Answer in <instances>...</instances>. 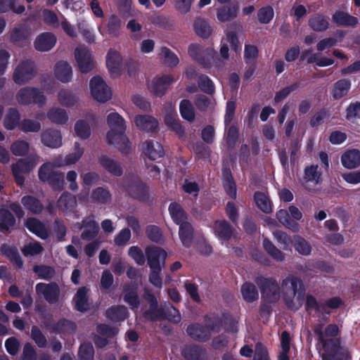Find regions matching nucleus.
<instances>
[{
	"mask_svg": "<svg viewBox=\"0 0 360 360\" xmlns=\"http://www.w3.org/2000/svg\"><path fill=\"white\" fill-rule=\"evenodd\" d=\"M56 37L51 32H43L34 41L36 50L41 52L50 51L56 44Z\"/></svg>",
	"mask_w": 360,
	"mask_h": 360,
	"instance_id": "nucleus-20",
	"label": "nucleus"
},
{
	"mask_svg": "<svg viewBox=\"0 0 360 360\" xmlns=\"http://www.w3.org/2000/svg\"><path fill=\"white\" fill-rule=\"evenodd\" d=\"M47 117L52 122L59 124H65L68 120L65 110L59 108H53L47 112Z\"/></svg>",
	"mask_w": 360,
	"mask_h": 360,
	"instance_id": "nucleus-50",
	"label": "nucleus"
},
{
	"mask_svg": "<svg viewBox=\"0 0 360 360\" xmlns=\"http://www.w3.org/2000/svg\"><path fill=\"white\" fill-rule=\"evenodd\" d=\"M125 191L132 198L146 202L149 200V186L137 175L129 176L125 183Z\"/></svg>",
	"mask_w": 360,
	"mask_h": 360,
	"instance_id": "nucleus-6",
	"label": "nucleus"
},
{
	"mask_svg": "<svg viewBox=\"0 0 360 360\" xmlns=\"http://www.w3.org/2000/svg\"><path fill=\"white\" fill-rule=\"evenodd\" d=\"M128 314V309L124 305L112 306L105 312L106 317L115 322L124 321L127 318Z\"/></svg>",
	"mask_w": 360,
	"mask_h": 360,
	"instance_id": "nucleus-36",
	"label": "nucleus"
},
{
	"mask_svg": "<svg viewBox=\"0 0 360 360\" xmlns=\"http://www.w3.org/2000/svg\"><path fill=\"white\" fill-rule=\"evenodd\" d=\"M41 143L49 148H57L62 145V135L59 130L48 129L41 134Z\"/></svg>",
	"mask_w": 360,
	"mask_h": 360,
	"instance_id": "nucleus-23",
	"label": "nucleus"
},
{
	"mask_svg": "<svg viewBox=\"0 0 360 360\" xmlns=\"http://www.w3.org/2000/svg\"><path fill=\"white\" fill-rule=\"evenodd\" d=\"M187 335L193 340L199 342H206L211 338V333L205 325L199 323L189 324L186 329Z\"/></svg>",
	"mask_w": 360,
	"mask_h": 360,
	"instance_id": "nucleus-15",
	"label": "nucleus"
},
{
	"mask_svg": "<svg viewBox=\"0 0 360 360\" xmlns=\"http://www.w3.org/2000/svg\"><path fill=\"white\" fill-rule=\"evenodd\" d=\"M21 203L25 209L35 214H40L44 210L41 202L33 195H26L23 196L21 198Z\"/></svg>",
	"mask_w": 360,
	"mask_h": 360,
	"instance_id": "nucleus-37",
	"label": "nucleus"
},
{
	"mask_svg": "<svg viewBox=\"0 0 360 360\" xmlns=\"http://www.w3.org/2000/svg\"><path fill=\"white\" fill-rule=\"evenodd\" d=\"M240 292L243 300L248 303H252L259 298L257 287L250 281H245L242 284Z\"/></svg>",
	"mask_w": 360,
	"mask_h": 360,
	"instance_id": "nucleus-38",
	"label": "nucleus"
},
{
	"mask_svg": "<svg viewBox=\"0 0 360 360\" xmlns=\"http://www.w3.org/2000/svg\"><path fill=\"white\" fill-rule=\"evenodd\" d=\"M30 338L39 348H45L47 345V339L37 326H32Z\"/></svg>",
	"mask_w": 360,
	"mask_h": 360,
	"instance_id": "nucleus-61",
	"label": "nucleus"
},
{
	"mask_svg": "<svg viewBox=\"0 0 360 360\" xmlns=\"http://www.w3.org/2000/svg\"><path fill=\"white\" fill-rule=\"evenodd\" d=\"M254 199L257 207L266 214L271 212V202L269 197L263 192L256 191L254 194Z\"/></svg>",
	"mask_w": 360,
	"mask_h": 360,
	"instance_id": "nucleus-48",
	"label": "nucleus"
},
{
	"mask_svg": "<svg viewBox=\"0 0 360 360\" xmlns=\"http://www.w3.org/2000/svg\"><path fill=\"white\" fill-rule=\"evenodd\" d=\"M106 65L110 74L120 75L122 66V57L120 53L110 49L106 55Z\"/></svg>",
	"mask_w": 360,
	"mask_h": 360,
	"instance_id": "nucleus-19",
	"label": "nucleus"
},
{
	"mask_svg": "<svg viewBox=\"0 0 360 360\" xmlns=\"http://www.w3.org/2000/svg\"><path fill=\"white\" fill-rule=\"evenodd\" d=\"M181 354L186 360H207V349L202 345L193 342L185 345Z\"/></svg>",
	"mask_w": 360,
	"mask_h": 360,
	"instance_id": "nucleus-14",
	"label": "nucleus"
},
{
	"mask_svg": "<svg viewBox=\"0 0 360 360\" xmlns=\"http://www.w3.org/2000/svg\"><path fill=\"white\" fill-rule=\"evenodd\" d=\"M314 333L318 342L316 346L322 347L323 360H348L349 352L341 347L340 338H323L321 326L314 327Z\"/></svg>",
	"mask_w": 360,
	"mask_h": 360,
	"instance_id": "nucleus-3",
	"label": "nucleus"
},
{
	"mask_svg": "<svg viewBox=\"0 0 360 360\" xmlns=\"http://www.w3.org/2000/svg\"><path fill=\"white\" fill-rule=\"evenodd\" d=\"M25 227L32 233L41 239L45 240L49 233L46 226L39 219L36 218H29L25 223Z\"/></svg>",
	"mask_w": 360,
	"mask_h": 360,
	"instance_id": "nucleus-28",
	"label": "nucleus"
},
{
	"mask_svg": "<svg viewBox=\"0 0 360 360\" xmlns=\"http://www.w3.org/2000/svg\"><path fill=\"white\" fill-rule=\"evenodd\" d=\"M283 288V299L287 308L290 310H297L299 307L295 306V297L301 307L304 299L306 288L302 279L293 275H288L281 282Z\"/></svg>",
	"mask_w": 360,
	"mask_h": 360,
	"instance_id": "nucleus-2",
	"label": "nucleus"
},
{
	"mask_svg": "<svg viewBox=\"0 0 360 360\" xmlns=\"http://www.w3.org/2000/svg\"><path fill=\"white\" fill-rule=\"evenodd\" d=\"M122 297L131 309H138L140 306L138 285L135 283H125L122 288Z\"/></svg>",
	"mask_w": 360,
	"mask_h": 360,
	"instance_id": "nucleus-16",
	"label": "nucleus"
},
{
	"mask_svg": "<svg viewBox=\"0 0 360 360\" xmlns=\"http://www.w3.org/2000/svg\"><path fill=\"white\" fill-rule=\"evenodd\" d=\"M273 234L283 250H288L290 249V246L292 245L293 240L289 235L280 230H276Z\"/></svg>",
	"mask_w": 360,
	"mask_h": 360,
	"instance_id": "nucleus-62",
	"label": "nucleus"
},
{
	"mask_svg": "<svg viewBox=\"0 0 360 360\" xmlns=\"http://www.w3.org/2000/svg\"><path fill=\"white\" fill-rule=\"evenodd\" d=\"M92 97L100 103H105L112 97L111 90L100 76L93 77L89 82Z\"/></svg>",
	"mask_w": 360,
	"mask_h": 360,
	"instance_id": "nucleus-10",
	"label": "nucleus"
},
{
	"mask_svg": "<svg viewBox=\"0 0 360 360\" xmlns=\"http://www.w3.org/2000/svg\"><path fill=\"white\" fill-rule=\"evenodd\" d=\"M98 163L112 176L119 177L123 174V168L121 163L107 155H101L98 158Z\"/></svg>",
	"mask_w": 360,
	"mask_h": 360,
	"instance_id": "nucleus-18",
	"label": "nucleus"
},
{
	"mask_svg": "<svg viewBox=\"0 0 360 360\" xmlns=\"http://www.w3.org/2000/svg\"><path fill=\"white\" fill-rule=\"evenodd\" d=\"M276 217L285 227L290 229L293 232L299 231V224L293 219H291L289 212L286 210L281 209L278 210L276 214Z\"/></svg>",
	"mask_w": 360,
	"mask_h": 360,
	"instance_id": "nucleus-44",
	"label": "nucleus"
},
{
	"mask_svg": "<svg viewBox=\"0 0 360 360\" xmlns=\"http://www.w3.org/2000/svg\"><path fill=\"white\" fill-rule=\"evenodd\" d=\"M89 289L86 287L79 288L73 297L75 309L79 312H85L89 309L87 297Z\"/></svg>",
	"mask_w": 360,
	"mask_h": 360,
	"instance_id": "nucleus-33",
	"label": "nucleus"
},
{
	"mask_svg": "<svg viewBox=\"0 0 360 360\" xmlns=\"http://www.w3.org/2000/svg\"><path fill=\"white\" fill-rule=\"evenodd\" d=\"M9 11L22 14L25 11V7L24 5L15 6V0H0V13H6Z\"/></svg>",
	"mask_w": 360,
	"mask_h": 360,
	"instance_id": "nucleus-57",
	"label": "nucleus"
},
{
	"mask_svg": "<svg viewBox=\"0 0 360 360\" xmlns=\"http://www.w3.org/2000/svg\"><path fill=\"white\" fill-rule=\"evenodd\" d=\"M37 165L35 157L19 159L11 165L12 174L15 182L18 186H22L25 183L24 174H28Z\"/></svg>",
	"mask_w": 360,
	"mask_h": 360,
	"instance_id": "nucleus-9",
	"label": "nucleus"
},
{
	"mask_svg": "<svg viewBox=\"0 0 360 360\" xmlns=\"http://www.w3.org/2000/svg\"><path fill=\"white\" fill-rule=\"evenodd\" d=\"M309 26L315 32H324L328 28L329 22L324 15L316 13L309 19Z\"/></svg>",
	"mask_w": 360,
	"mask_h": 360,
	"instance_id": "nucleus-39",
	"label": "nucleus"
},
{
	"mask_svg": "<svg viewBox=\"0 0 360 360\" xmlns=\"http://www.w3.org/2000/svg\"><path fill=\"white\" fill-rule=\"evenodd\" d=\"M351 87V82L347 79L337 81L333 86L331 94L334 99L339 100L345 96Z\"/></svg>",
	"mask_w": 360,
	"mask_h": 360,
	"instance_id": "nucleus-40",
	"label": "nucleus"
},
{
	"mask_svg": "<svg viewBox=\"0 0 360 360\" xmlns=\"http://www.w3.org/2000/svg\"><path fill=\"white\" fill-rule=\"evenodd\" d=\"M168 211L175 224L180 226L188 221V214L179 203L176 202H171L169 205Z\"/></svg>",
	"mask_w": 360,
	"mask_h": 360,
	"instance_id": "nucleus-26",
	"label": "nucleus"
},
{
	"mask_svg": "<svg viewBox=\"0 0 360 360\" xmlns=\"http://www.w3.org/2000/svg\"><path fill=\"white\" fill-rule=\"evenodd\" d=\"M32 271L39 278L46 281L51 280L56 275L55 269L46 264H35L32 267Z\"/></svg>",
	"mask_w": 360,
	"mask_h": 360,
	"instance_id": "nucleus-46",
	"label": "nucleus"
},
{
	"mask_svg": "<svg viewBox=\"0 0 360 360\" xmlns=\"http://www.w3.org/2000/svg\"><path fill=\"white\" fill-rule=\"evenodd\" d=\"M262 246L264 251L276 262H282L285 260V254L269 238H264Z\"/></svg>",
	"mask_w": 360,
	"mask_h": 360,
	"instance_id": "nucleus-42",
	"label": "nucleus"
},
{
	"mask_svg": "<svg viewBox=\"0 0 360 360\" xmlns=\"http://www.w3.org/2000/svg\"><path fill=\"white\" fill-rule=\"evenodd\" d=\"M293 246L295 251L301 255L307 256L311 254V247L310 244L299 235L293 236Z\"/></svg>",
	"mask_w": 360,
	"mask_h": 360,
	"instance_id": "nucleus-53",
	"label": "nucleus"
},
{
	"mask_svg": "<svg viewBox=\"0 0 360 360\" xmlns=\"http://www.w3.org/2000/svg\"><path fill=\"white\" fill-rule=\"evenodd\" d=\"M144 153L150 160H156L158 158L164 156L165 152L162 145L158 143H154L153 141L149 140L144 143Z\"/></svg>",
	"mask_w": 360,
	"mask_h": 360,
	"instance_id": "nucleus-35",
	"label": "nucleus"
},
{
	"mask_svg": "<svg viewBox=\"0 0 360 360\" xmlns=\"http://www.w3.org/2000/svg\"><path fill=\"white\" fill-rule=\"evenodd\" d=\"M123 25L120 17L116 14H111L106 23L107 33L115 37H117L120 33Z\"/></svg>",
	"mask_w": 360,
	"mask_h": 360,
	"instance_id": "nucleus-41",
	"label": "nucleus"
},
{
	"mask_svg": "<svg viewBox=\"0 0 360 360\" xmlns=\"http://www.w3.org/2000/svg\"><path fill=\"white\" fill-rule=\"evenodd\" d=\"M77 328L75 321L65 318L60 319L51 326V331L58 335L73 334Z\"/></svg>",
	"mask_w": 360,
	"mask_h": 360,
	"instance_id": "nucleus-25",
	"label": "nucleus"
},
{
	"mask_svg": "<svg viewBox=\"0 0 360 360\" xmlns=\"http://www.w3.org/2000/svg\"><path fill=\"white\" fill-rule=\"evenodd\" d=\"M164 321L167 320L173 323H179L181 320V316L179 309L170 302L164 304Z\"/></svg>",
	"mask_w": 360,
	"mask_h": 360,
	"instance_id": "nucleus-52",
	"label": "nucleus"
},
{
	"mask_svg": "<svg viewBox=\"0 0 360 360\" xmlns=\"http://www.w3.org/2000/svg\"><path fill=\"white\" fill-rule=\"evenodd\" d=\"M257 16L259 23L269 24L274 16V8L271 6H262L258 9Z\"/></svg>",
	"mask_w": 360,
	"mask_h": 360,
	"instance_id": "nucleus-59",
	"label": "nucleus"
},
{
	"mask_svg": "<svg viewBox=\"0 0 360 360\" xmlns=\"http://www.w3.org/2000/svg\"><path fill=\"white\" fill-rule=\"evenodd\" d=\"M16 98L18 102L22 105H37L39 108H42L46 101L44 91L33 86L21 88L17 94Z\"/></svg>",
	"mask_w": 360,
	"mask_h": 360,
	"instance_id": "nucleus-7",
	"label": "nucleus"
},
{
	"mask_svg": "<svg viewBox=\"0 0 360 360\" xmlns=\"http://www.w3.org/2000/svg\"><path fill=\"white\" fill-rule=\"evenodd\" d=\"M54 74L56 78L61 82H69L72 76V67L68 62L60 60L56 64Z\"/></svg>",
	"mask_w": 360,
	"mask_h": 360,
	"instance_id": "nucleus-31",
	"label": "nucleus"
},
{
	"mask_svg": "<svg viewBox=\"0 0 360 360\" xmlns=\"http://www.w3.org/2000/svg\"><path fill=\"white\" fill-rule=\"evenodd\" d=\"M193 28L196 34L202 39L209 38L212 33L208 22L201 18H198L194 21Z\"/></svg>",
	"mask_w": 360,
	"mask_h": 360,
	"instance_id": "nucleus-55",
	"label": "nucleus"
},
{
	"mask_svg": "<svg viewBox=\"0 0 360 360\" xmlns=\"http://www.w3.org/2000/svg\"><path fill=\"white\" fill-rule=\"evenodd\" d=\"M38 176L40 181L47 182L54 191H60L64 188L63 173L56 171L53 165L51 162H45L41 165L38 171Z\"/></svg>",
	"mask_w": 360,
	"mask_h": 360,
	"instance_id": "nucleus-5",
	"label": "nucleus"
},
{
	"mask_svg": "<svg viewBox=\"0 0 360 360\" xmlns=\"http://www.w3.org/2000/svg\"><path fill=\"white\" fill-rule=\"evenodd\" d=\"M0 252L2 255L5 256L11 263L15 264L18 269L22 267L24 262L16 247L4 244L1 246Z\"/></svg>",
	"mask_w": 360,
	"mask_h": 360,
	"instance_id": "nucleus-30",
	"label": "nucleus"
},
{
	"mask_svg": "<svg viewBox=\"0 0 360 360\" xmlns=\"http://www.w3.org/2000/svg\"><path fill=\"white\" fill-rule=\"evenodd\" d=\"M35 291L50 304H56L60 300V289L56 282L38 283Z\"/></svg>",
	"mask_w": 360,
	"mask_h": 360,
	"instance_id": "nucleus-11",
	"label": "nucleus"
},
{
	"mask_svg": "<svg viewBox=\"0 0 360 360\" xmlns=\"http://www.w3.org/2000/svg\"><path fill=\"white\" fill-rule=\"evenodd\" d=\"M179 237L185 248H190L193 242L194 228L189 222L179 226Z\"/></svg>",
	"mask_w": 360,
	"mask_h": 360,
	"instance_id": "nucleus-32",
	"label": "nucleus"
},
{
	"mask_svg": "<svg viewBox=\"0 0 360 360\" xmlns=\"http://www.w3.org/2000/svg\"><path fill=\"white\" fill-rule=\"evenodd\" d=\"M181 116L185 120L192 122L195 120V111L191 102L188 99H183L179 103Z\"/></svg>",
	"mask_w": 360,
	"mask_h": 360,
	"instance_id": "nucleus-51",
	"label": "nucleus"
},
{
	"mask_svg": "<svg viewBox=\"0 0 360 360\" xmlns=\"http://www.w3.org/2000/svg\"><path fill=\"white\" fill-rule=\"evenodd\" d=\"M94 349L91 342L82 343L78 349L79 360H94Z\"/></svg>",
	"mask_w": 360,
	"mask_h": 360,
	"instance_id": "nucleus-63",
	"label": "nucleus"
},
{
	"mask_svg": "<svg viewBox=\"0 0 360 360\" xmlns=\"http://www.w3.org/2000/svg\"><path fill=\"white\" fill-rule=\"evenodd\" d=\"M58 204L63 211H72L77 206V200L75 195L70 193L64 192L60 196Z\"/></svg>",
	"mask_w": 360,
	"mask_h": 360,
	"instance_id": "nucleus-49",
	"label": "nucleus"
},
{
	"mask_svg": "<svg viewBox=\"0 0 360 360\" xmlns=\"http://www.w3.org/2000/svg\"><path fill=\"white\" fill-rule=\"evenodd\" d=\"M20 113L15 108H10L4 119V127L8 131L14 130L20 124Z\"/></svg>",
	"mask_w": 360,
	"mask_h": 360,
	"instance_id": "nucleus-34",
	"label": "nucleus"
},
{
	"mask_svg": "<svg viewBox=\"0 0 360 360\" xmlns=\"http://www.w3.org/2000/svg\"><path fill=\"white\" fill-rule=\"evenodd\" d=\"M164 305H158L155 307H148L143 311V317L149 321L156 322L164 321Z\"/></svg>",
	"mask_w": 360,
	"mask_h": 360,
	"instance_id": "nucleus-47",
	"label": "nucleus"
},
{
	"mask_svg": "<svg viewBox=\"0 0 360 360\" xmlns=\"http://www.w3.org/2000/svg\"><path fill=\"white\" fill-rule=\"evenodd\" d=\"M198 86L203 93L208 95H213L215 92L214 82L206 75L200 74L198 76Z\"/></svg>",
	"mask_w": 360,
	"mask_h": 360,
	"instance_id": "nucleus-54",
	"label": "nucleus"
},
{
	"mask_svg": "<svg viewBox=\"0 0 360 360\" xmlns=\"http://www.w3.org/2000/svg\"><path fill=\"white\" fill-rule=\"evenodd\" d=\"M75 132L82 139H87L91 136V129L86 120H79L75 124Z\"/></svg>",
	"mask_w": 360,
	"mask_h": 360,
	"instance_id": "nucleus-60",
	"label": "nucleus"
},
{
	"mask_svg": "<svg viewBox=\"0 0 360 360\" xmlns=\"http://www.w3.org/2000/svg\"><path fill=\"white\" fill-rule=\"evenodd\" d=\"M239 138L238 128L233 124L231 125L226 133L225 141L227 148L232 150L235 148Z\"/></svg>",
	"mask_w": 360,
	"mask_h": 360,
	"instance_id": "nucleus-58",
	"label": "nucleus"
},
{
	"mask_svg": "<svg viewBox=\"0 0 360 360\" xmlns=\"http://www.w3.org/2000/svg\"><path fill=\"white\" fill-rule=\"evenodd\" d=\"M238 11L239 4L238 2L222 6L217 11V20L221 22H230L238 16Z\"/></svg>",
	"mask_w": 360,
	"mask_h": 360,
	"instance_id": "nucleus-21",
	"label": "nucleus"
},
{
	"mask_svg": "<svg viewBox=\"0 0 360 360\" xmlns=\"http://www.w3.org/2000/svg\"><path fill=\"white\" fill-rule=\"evenodd\" d=\"M75 57L82 73H88L94 68V62L91 51L86 47H77L75 51Z\"/></svg>",
	"mask_w": 360,
	"mask_h": 360,
	"instance_id": "nucleus-13",
	"label": "nucleus"
},
{
	"mask_svg": "<svg viewBox=\"0 0 360 360\" xmlns=\"http://www.w3.org/2000/svg\"><path fill=\"white\" fill-rule=\"evenodd\" d=\"M134 122L137 127L148 132L156 131L158 127V120L148 115H138L135 117Z\"/></svg>",
	"mask_w": 360,
	"mask_h": 360,
	"instance_id": "nucleus-29",
	"label": "nucleus"
},
{
	"mask_svg": "<svg viewBox=\"0 0 360 360\" xmlns=\"http://www.w3.org/2000/svg\"><path fill=\"white\" fill-rule=\"evenodd\" d=\"M148 266L150 269L162 270L165 266L167 252L156 246L148 247L146 249Z\"/></svg>",
	"mask_w": 360,
	"mask_h": 360,
	"instance_id": "nucleus-12",
	"label": "nucleus"
},
{
	"mask_svg": "<svg viewBox=\"0 0 360 360\" xmlns=\"http://www.w3.org/2000/svg\"><path fill=\"white\" fill-rule=\"evenodd\" d=\"M345 119L348 121L360 120V101L352 102L345 110Z\"/></svg>",
	"mask_w": 360,
	"mask_h": 360,
	"instance_id": "nucleus-64",
	"label": "nucleus"
},
{
	"mask_svg": "<svg viewBox=\"0 0 360 360\" xmlns=\"http://www.w3.org/2000/svg\"><path fill=\"white\" fill-rule=\"evenodd\" d=\"M107 123L110 130L107 133V140L114 145L124 155L131 152L129 139L125 134L126 123L124 118L117 112H110L107 116Z\"/></svg>",
	"mask_w": 360,
	"mask_h": 360,
	"instance_id": "nucleus-1",
	"label": "nucleus"
},
{
	"mask_svg": "<svg viewBox=\"0 0 360 360\" xmlns=\"http://www.w3.org/2000/svg\"><path fill=\"white\" fill-rule=\"evenodd\" d=\"M84 230L81 233V238L85 240H93L98 233L100 228L98 224L94 219L83 221Z\"/></svg>",
	"mask_w": 360,
	"mask_h": 360,
	"instance_id": "nucleus-43",
	"label": "nucleus"
},
{
	"mask_svg": "<svg viewBox=\"0 0 360 360\" xmlns=\"http://www.w3.org/2000/svg\"><path fill=\"white\" fill-rule=\"evenodd\" d=\"M91 197L94 202L106 204L110 201L112 195L108 189L103 187H97L93 190Z\"/></svg>",
	"mask_w": 360,
	"mask_h": 360,
	"instance_id": "nucleus-56",
	"label": "nucleus"
},
{
	"mask_svg": "<svg viewBox=\"0 0 360 360\" xmlns=\"http://www.w3.org/2000/svg\"><path fill=\"white\" fill-rule=\"evenodd\" d=\"M332 21L338 27H355L359 24L356 17L341 10L334 12L332 15Z\"/></svg>",
	"mask_w": 360,
	"mask_h": 360,
	"instance_id": "nucleus-22",
	"label": "nucleus"
},
{
	"mask_svg": "<svg viewBox=\"0 0 360 360\" xmlns=\"http://www.w3.org/2000/svg\"><path fill=\"white\" fill-rule=\"evenodd\" d=\"M16 224L12 212L6 208L0 209V230L8 231Z\"/></svg>",
	"mask_w": 360,
	"mask_h": 360,
	"instance_id": "nucleus-45",
	"label": "nucleus"
},
{
	"mask_svg": "<svg viewBox=\"0 0 360 360\" xmlns=\"http://www.w3.org/2000/svg\"><path fill=\"white\" fill-rule=\"evenodd\" d=\"M212 228L216 237L221 243L229 241L233 236V229L226 219L215 220Z\"/></svg>",
	"mask_w": 360,
	"mask_h": 360,
	"instance_id": "nucleus-17",
	"label": "nucleus"
},
{
	"mask_svg": "<svg viewBox=\"0 0 360 360\" xmlns=\"http://www.w3.org/2000/svg\"><path fill=\"white\" fill-rule=\"evenodd\" d=\"M342 166L348 169L360 166V150L358 149L347 150L341 156Z\"/></svg>",
	"mask_w": 360,
	"mask_h": 360,
	"instance_id": "nucleus-27",
	"label": "nucleus"
},
{
	"mask_svg": "<svg viewBox=\"0 0 360 360\" xmlns=\"http://www.w3.org/2000/svg\"><path fill=\"white\" fill-rule=\"evenodd\" d=\"M36 75L37 68L34 62L27 59L18 64L13 72V79L17 84L22 85L32 79Z\"/></svg>",
	"mask_w": 360,
	"mask_h": 360,
	"instance_id": "nucleus-8",
	"label": "nucleus"
},
{
	"mask_svg": "<svg viewBox=\"0 0 360 360\" xmlns=\"http://www.w3.org/2000/svg\"><path fill=\"white\" fill-rule=\"evenodd\" d=\"M174 82L172 75H165L153 81L150 86L151 91L156 96H162L169 87L170 84Z\"/></svg>",
	"mask_w": 360,
	"mask_h": 360,
	"instance_id": "nucleus-24",
	"label": "nucleus"
},
{
	"mask_svg": "<svg viewBox=\"0 0 360 360\" xmlns=\"http://www.w3.org/2000/svg\"><path fill=\"white\" fill-rule=\"evenodd\" d=\"M255 282L260 290L263 302L276 303L280 300L281 287L275 278L259 276L255 278Z\"/></svg>",
	"mask_w": 360,
	"mask_h": 360,
	"instance_id": "nucleus-4",
	"label": "nucleus"
}]
</instances>
